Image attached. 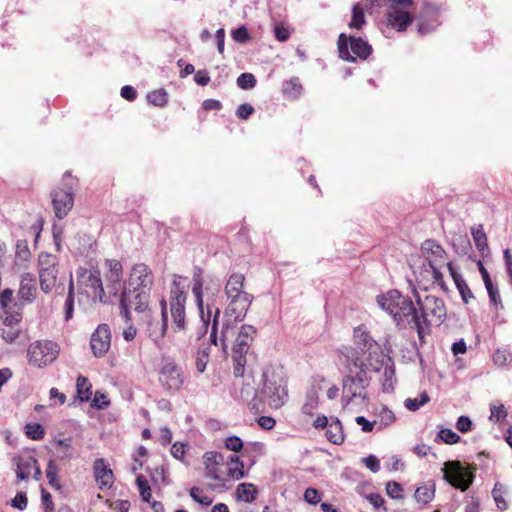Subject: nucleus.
Here are the masks:
<instances>
[{
    "label": "nucleus",
    "mask_w": 512,
    "mask_h": 512,
    "mask_svg": "<svg viewBox=\"0 0 512 512\" xmlns=\"http://www.w3.org/2000/svg\"><path fill=\"white\" fill-rule=\"evenodd\" d=\"M58 264L56 262V257L51 254H40L39 255V277H40V286L41 289L48 293L53 288H60V285H57V274H58Z\"/></svg>",
    "instance_id": "17"
},
{
    "label": "nucleus",
    "mask_w": 512,
    "mask_h": 512,
    "mask_svg": "<svg viewBox=\"0 0 512 512\" xmlns=\"http://www.w3.org/2000/svg\"><path fill=\"white\" fill-rule=\"evenodd\" d=\"M51 197H52V204H53L55 216L59 220H61L63 218V214H64V212H63L64 201L61 196V192H57V191L52 192Z\"/></svg>",
    "instance_id": "49"
},
{
    "label": "nucleus",
    "mask_w": 512,
    "mask_h": 512,
    "mask_svg": "<svg viewBox=\"0 0 512 512\" xmlns=\"http://www.w3.org/2000/svg\"><path fill=\"white\" fill-rule=\"evenodd\" d=\"M159 381L168 390L180 389L183 384L181 369L173 363L165 364L160 371Z\"/></svg>",
    "instance_id": "20"
},
{
    "label": "nucleus",
    "mask_w": 512,
    "mask_h": 512,
    "mask_svg": "<svg viewBox=\"0 0 512 512\" xmlns=\"http://www.w3.org/2000/svg\"><path fill=\"white\" fill-rule=\"evenodd\" d=\"M58 472V467L54 463V461H49L46 469V477L49 481V484L52 487H55L57 489H60V483L58 482V479L56 478V474Z\"/></svg>",
    "instance_id": "51"
},
{
    "label": "nucleus",
    "mask_w": 512,
    "mask_h": 512,
    "mask_svg": "<svg viewBox=\"0 0 512 512\" xmlns=\"http://www.w3.org/2000/svg\"><path fill=\"white\" fill-rule=\"evenodd\" d=\"M11 505L19 510H24L27 507V497L25 493L19 492L12 499Z\"/></svg>",
    "instance_id": "64"
},
{
    "label": "nucleus",
    "mask_w": 512,
    "mask_h": 512,
    "mask_svg": "<svg viewBox=\"0 0 512 512\" xmlns=\"http://www.w3.org/2000/svg\"><path fill=\"white\" fill-rule=\"evenodd\" d=\"M471 234L475 243L476 248L484 254L489 251L488 241L486 233L484 232L482 225L473 226L471 228Z\"/></svg>",
    "instance_id": "31"
},
{
    "label": "nucleus",
    "mask_w": 512,
    "mask_h": 512,
    "mask_svg": "<svg viewBox=\"0 0 512 512\" xmlns=\"http://www.w3.org/2000/svg\"><path fill=\"white\" fill-rule=\"evenodd\" d=\"M377 303L381 309L386 311L399 325L404 318L411 317L409 322L413 323L420 338H422V326L418 310L412 301L403 296L398 290H390L385 294L378 295Z\"/></svg>",
    "instance_id": "3"
},
{
    "label": "nucleus",
    "mask_w": 512,
    "mask_h": 512,
    "mask_svg": "<svg viewBox=\"0 0 512 512\" xmlns=\"http://www.w3.org/2000/svg\"><path fill=\"white\" fill-rule=\"evenodd\" d=\"M453 248L455 252L461 256L469 255L472 251L470 240L467 236H458L453 241Z\"/></svg>",
    "instance_id": "37"
},
{
    "label": "nucleus",
    "mask_w": 512,
    "mask_h": 512,
    "mask_svg": "<svg viewBox=\"0 0 512 512\" xmlns=\"http://www.w3.org/2000/svg\"><path fill=\"white\" fill-rule=\"evenodd\" d=\"M421 250L425 255V261L423 262V266L426 265L430 270H425L426 273L431 275V280L434 283H437L443 286V274L441 269L444 266H447L449 262L446 261V252L438 243L434 240L428 239L425 240L421 245Z\"/></svg>",
    "instance_id": "8"
},
{
    "label": "nucleus",
    "mask_w": 512,
    "mask_h": 512,
    "mask_svg": "<svg viewBox=\"0 0 512 512\" xmlns=\"http://www.w3.org/2000/svg\"><path fill=\"white\" fill-rule=\"evenodd\" d=\"M255 334L256 329L251 325H243L238 332L232 355L235 377H243L244 367L246 365V354L253 342Z\"/></svg>",
    "instance_id": "10"
},
{
    "label": "nucleus",
    "mask_w": 512,
    "mask_h": 512,
    "mask_svg": "<svg viewBox=\"0 0 512 512\" xmlns=\"http://www.w3.org/2000/svg\"><path fill=\"white\" fill-rule=\"evenodd\" d=\"M111 329L108 324H99L90 337L92 354L97 358L104 357L111 347Z\"/></svg>",
    "instance_id": "19"
},
{
    "label": "nucleus",
    "mask_w": 512,
    "mask_h": 512,
    "mask_svg": "<svg viewBox=\"0 0 512 512\" xmlns=\"http://www.w3.org/2000/svg\"><path fill=\"white\" fill-rule=\"evenodd\" d=\"M443 478L452 486L466 491L474 480V473L462 466L460 461H447L442 468Z\"/></svg>",
    "instance_id": "16"
},
{
    "label": "nucleus",
    "mask_w": 512,
    "mask_h": 512,
    "mask_svg": "<svg viewBox=\"0 0 512 512\" xmlns=\"http://www.w3.org/2000/svg\"><path fill=\"white\" fill-rule=\"evenodd\" d=\"M348 374L342 381V401L344 405H348L355 399H361V403L368 400L366 388L370 383L367 376L366 364L356 358L352 364L347 365Z\"/></svg>",
    "instance_id": "4"
},
{
    "label": "nucleus",
    "mask_w": 512,
    "mask_h": 512,
    "mask_svg": "<svg viewBox=\"0 0 512 512\" xmlns=\"http://www.w3.org/2000/svg\"><path fill=\"white\" fill-rule=\"evenodd\" d=\"M205 467L207 466H221L225 464V457L216 451L206 452L203 456Z\"/></svg>",
    "instance_id": "44"
},
{
    "label": "nucleus",
    "mask_w": 512,
    "mask_h": 512,
    "mask_svg": "<svg viewBox=\"0 0 512 512\" xmlns=\"http://www.w3.org/2000/svg\"><path fill=\"white\" fill-rule=\"evenodd\" d=\"M59 354V346L48 340L35 341L27 350L28 361L31 365L41 368L52 363Z\"/></svg>",
    "instance_id": "14"
},
{
    "label": "nucleus",
    "mask_w": 512,
    "mask_h": 512,
    "mask_svg": "<svg viewBox=\"0 0 512 512\" xmlns=\"http://www.w3.org/2000/svg\"><path fill=\"white\" fill-rule=\"evenodd\" d=\"M232 38L235 42L246 43L250 39V35L245 26H240L236 30L232 31Z\"/></svg>",
    "instance_id": "56"
},
{
    "label": "nucleus",
    "mask_w": 512,
    "mask_h": 512,
    "mask_svg": "<svg viewBox=\"0 0 512 512\" xmlns=\"http://www.w3.org/2000/svg\"><path fill=\"white\" fill-rule=\"evenodd\" d=\"M147 100L154 106L163 107L168 102V95L164 89H158L148 93Z\"/></svg>",
    "instance_id": "39"
},
{
    "label": "nucleus",
    "mask_w": 512,
    "mask_h": 512,
    "mask_svg": "<svg viewBox=\"0 0 512 512\" xmlns=\"http://www.w3.org/2000/svg\"><path fill=\"white\" fill-rule=\"evenodd\" d=\"M354 342L362 353H367L366 367L369 371H379L385 360L380 345L369 335L366 329L359 326L354 329Z\"/></svg>",
    "instance_id": "7"
},
{
    "label": "nucleus",
    "mask_w": 512,
    "mask_h": 512,
    "mask_svg": "<svg viewBox=\"0 0 512 512\" xmlns=\"http://www.w3.org/2000/svg\"><path fill=\"white\" fill-rule=\"evenodd\" d=\"M507 416V411L503 405L492 406L490 420L498 422Z\"/></svg>",
    "instance_id": "60"
},
{
    "label": "nucleus",
    "mask_w": 512,
    "mask_h": 512,
    "mask_svg": "<svg viewBox=\"0 0 512 512\" xmlns=\"http://www.w3.org/2000/svg\"><path fill=\"white\" fill-rule=\"evenodd\" d=\"M205 468H206V477L214 479V480H218V481H223V482L227 481V478L224 475H222V473L218 469V466L213 465V466H207Z\"/></svg>",
    "instance_id": "62"
},
{
    "label": "nucleus",
    "mask_w": 512,
    "mask_h": 512,
    "mask_svg": "<svg viewBox=\"0 0 512 512\" xmlns=\"http://www.w3.org/2000/svg\"><path fill=\"white\" fill-rule=\"evenodd\" d=\"M77 399L80 402L89 401L92 396V385L87 377L78 376L76 381Z\"/></svg>",
    "instance_id": "30"
},
{
    "label": "nucleus",
    "mask_w": 512,
    "mask_h": 512,
    "mask_svg": "<svg viewBox=\"0 0 512 512\" xmlns=\"http://www.w3.org/2000/svg\"><path fill=\"white\" fill-rule=\"evenodd\" d=\"M237 497L239 500L250 503L255 500L256 497V489L254 485L251 483H241L237 487Z\"/></svg>",
    "instance_id": "33"
},
{
    "label": "nucleus",
    "mask_w": 512,
    "mask_h": 512,
    "mask_svg": "<svg viewBox=\"0 0 512 512\" xmlns=\"http://www.w3.org/2000/svg\"><path fill=\"white\" fill-rule=\"evenodd\" d=\"M382 367H384L382 386L384 392H391L394 389L395 369L394 364L390 357L385 355V360Z\"/></svg>",
    "instance_id": "26"
},
{
    "label": "nucleus",
    "mask_w": 512,
    "mask_h": 512,
    "mask_svg": "<svg viewBox=\"0 0 512 512\" xmlns=\"http://www.w3.org/2000/svg\"><path fill=\"white\" fill-rule=\"evenodd\" d=\"M160 305L161 318L151 319L147 324L148 335L155 343H158L160 340H162L168 327L166 301L164 299L161 300Z\"/></svg>",
    "instance_id": "21"
},
{
    "label": "nucleus",
    "mask_w": 512,
    "mask_h": 512,
    "mask_svg": "<svg viewBox=\"0 0 512 512\" xmlns=\"http://www.w3.org/2000/svg\"><path fill=\"white\" fill-rule=\"evenodd\" d=\"M110 401L107 399V396L101 391H96L94 394V398L92 399L91 406L96 409H105L109 406Z\"/></svg>",
    "instance_id": "53"
},
{
    "label": "nucleus",
    "mask_w": 512,
    "mask_h": 512,
    "mask_svg": "<svg viewBox=\"0 0 512 512\" xmlns=\"http://www.w3.org/2000/svg\"><path fill=\"white\" fill-rule=\"evenodd\" d=\"M136 484L139 489L141 498L145 502H149L151 498V488L143 475H138L136 478Z\"/></svg>",
    "instance_id": "46"
},
{
    "label": "nucleus",
    "mask_w": 512,
    "mask_h": 512,
    "mask_svg": "<svg viewBox=\"0 0 512 512\" xmlns=\"http://www.w3.org/2000/svg\"><path fill=\"white\" fill-rule=\"evenodd\" d=\"M485 288L488 292L489 300L491 304H493L495 307L503 308L502 300L500 297V293L498 290V287L493 284V282L485 283Z\"/></svg>",
    "instance_id": "43"
},
{
    "label": "nucleus",
    "mask_w": 512,
    "mask_h": 512,
    "mask_svg": "<svg viewBox=\"0 0 512 512\" xmlns=\"http://www.w3.org/2000/svg\"><path fill=\"white\" fill-rule=\"evenodd\" d=\"M208 361V353L205 350L199 351L196 359V368L198 372L203 373L205 371Z\"/></svg>",
    "instance_id": "61"
},
{
    "label": "nucleus",
    "mask_w": 512,
    "mask_h": 512,
    "mask_svg": "<svg viewBox=\"0 0 512 512\" xmlns=\"http://www.w3.org/2000/svg\"><path fill=\"white\" fill-rule=\"evenodd\" d=\"M6 328L2 330V338L7 343L14 342L20 333V329L16 327L17 324H4Z\"/></svg>",
    "instance_id": "50"
},
{
    "label": "nucleus",
    "mask_w": 512,
    "mask_h": 512,
    "mask_svg": "<svg viewBox=\"0 0 512 512\" xmlns=\"http://www.w3.org/2000/svg\"><path fill=\"white\" fill-rule=\"evenodd\" d=\"M402 487L398 482L390 481L386 484V493L393 499L402 498Z\"/></svg>",
    "instance_id": "55"
},
{
    "label": "nucleus",
    "mask_w": 512,
    "mask_h": 512,
    "mask_svg": "<svg viewBox=\"0 0 512 512\" xmlns=\"http://www.w3.org/2000/svg\"><path fill=\"white\" fill-rule=\"evenodd\" d=\"M438 436L447 444H456L460 441V436L448 428L441 429Z\"/></svg>",
    "instance_id": "52"
},
{
    "label": "nucleus",
    "mask_w": 512,
    "mask_h": 512,
    "mask_svg": "<svg viewBox=\"0 0 512 512\" xmlns=\"http://www.w3.org/2000/svg\"><path fill=\"white\" fill-rule=\"evenodd\" d=\"M94 475L100 488L110 487L113 483V473L105 464L104 459H96L94 462Z\"/></svg>",
    "instance_id": "24"
},
{
    "label": "nucleus",
    "mask_w": 512,
    "mask_h": 512,
    "mask_svg": "<svg viewBox=\"0 0 512 512\" xmlns=\"http://www.w3.org/2000/svg\"><path fill=\"white\" fill-rule=\"evenodd\" d=\"M365 23L363 8L359 4H355L352 9V19L349 27L360 29Z\"/></svg>",
    "instance_id": "42"
},
{
    "label": "nucleus",
    "mask_w": 512,
    "mask_h": 512,
    "mask_svg": "<svg viewBox=\"0 0 512 512\" xmlns=\"http://www.w3.org/2000/svg\"><path fill=\"white\" fill-rule=\"evenodd\" d=\"M326 436L331 443L336 445H339L344 441L343 428L338 419H331L326 430Z\"/></svg>",
    "instance_id": "29"
},
{
    "label": "nucleus",
    "mask_w": 512,
    "mask_h": 512,
    "mask_svg": "<svg viewBox=\"0 0 512 512\" xmlns=\"http://www.w3.org/2000/svg\"><path fill=\"white\" fill-rule=\"evenodd\" d=\"M16 261L20 263L27 262L30 258V250L28 244L24 240H19L16 244Z\"/></svg>",
    "instance_id": "45"
},
{
    "label": "nucleus",
    "mask_w": 512,
    "mask_h": 512,
    "mask_svg": "<svg viewBox=\"0 0 512 512\" xmlns=\"http://www.w3.org/2000/svg\"><path fill=\"white\" fill-rule=\"evenodd\" d=\"M25 434L32 440H39L43 437L44 430L38 423H28L25 426Z\"/></svg>",
    "instance_id": "47"
},
{
    "label": "nucleus",
    "mask_w": 512,
    "mask_h": 512,
    "mask_svg": "<svg viewBox=\"0 0 512 512\" xmlns=\"http://www.w3.org/2000/svg\"><path fill=\"white\" fill-rule=\"evenodd\" d=\"M192 293L199 311L201 327L197 332V339L202 338L211 326L210 340L218 345V325L220 308L215 307L214 298L221 289V282L218 278L209 276L206 282L202 277L201 268H195L193 273Z\"/></svg>",
    "instance_id": "1"
},
{
    "label": "nucleus",
    "mask_w": 512,
    "mask_h": 512,
    "mask_svg": "<svg viewBox=\"0 0 512 512\" xmlns=\"http://www.w3.org/2000/svg\"><path fill=\"white\" fill-rule=\"evenodd\" d=\"M264 387L262 389L260 399L272 408H280L287 399L286 385L282 377L279 375L264 374Z\"/></svg>",
    "instance_id": "11"
},
{
    "label": "nucleus",
    "mask_w": 512,
    "mask_h": 512,
    "mask_svg": "<svg viewBox=\"0 0 512 512\" xmlns=\"http://www.w3.org/2000/svg\"><path fill=\"white\" fill-rule=\"evenodd\" d=\"M317 396L314 392H311L307 395L306 402L302 406V412L307 415H311L313 411L317 408Z\"/></svg>",
    "instance_id": "54"
},
{
    "label": "nucleus",
    "mask_w": 512,
    "mask_h": 512,
    "mask_svg": "<svg viewBox=\"0 0 512 512\" xmlns=\"http://www.w3.org/2000/svg\"><path fill=\"white\" fill-rule=\"evenodd\" d=\"M338 51L342 59L354 62L356 57L366 59L372 51L371 46L360 37L349 38L341 33L338 38Z\"/></svg>",
    "instance_id": "12"
},
{
    "label": "nucleus",
    "mask_w": 512,
    "mask_h": 512,
    "mask_svg": "<svg viewBox=\"0 0 512 512\" xmlns=\"http://www.w3.org/2000/svg\"><path fill=\"white\" fill-rule=\"evenodd\" d=\"M153 281V273L146 264L138 263L133 266L128 287L124 289V292L133 294L132 296L137 300V309H147Z\"/></svg>",
    "instance_id": "5"
},
{
    "label": "nucleus",
    "mask_w": 512,
    "mask_h": 512,
    "mask_svg": "<svg viewBox=\"0 0 512 512\" xmlns=\"http://www.w3.org/2000/svg\"><path fill=\"white\" fill-rule=\"evenodd\" d=\"M304 500L312 505L318 504L321 500L318 490L312 487L307 488L304 493Z\"/></svg>",
    "instance_id": "58"
},
{
    "label": "nucleus",
    "mask_w": 512,
    "mask_h": 512,
    "mask_svg": "<svg viewBox=\"0 0 512 512\" xmlns=\"http://www.w3.org/2000/svg\"><path fill=\"white\" fill-rule=\"evenodd\" d=\"M492 359L496 366L505 367L511 363L512 354L505 349H496Z\"/></svg>",
    "instance_id": "41"
},
{
    "label": "nucleus",
    "mask_w": 512,
    "mask_h": 512,
    "mask_svg": "<svg viewBox=\"0 0 512 512\" xmlns=\"http://www.w3.org/2000/svg\"><path fill=\"white\" fill-rule=\"evenodd\" d=\"M109 268L106 274V289L109 295L117 296L122 289V265L118 260H106Z\"/></svg>",
    "instance_id": "22"
},
{
    "label": "nucleus",
    "mask_w": 512,
    "mask_h": 512,
    "mask_svg": "<svg viewBox=\"0 0 512 512\" xmlns=\"http://www.w3.org/2000/svg\"><path fill=\"white\" fill-rule=\"evenodd\" d=\"M430 400L426 392H422L419 398H407L404 401V406L410 411H417L420 407L428 403Z\"/></svg>",
    "instance_id": "40"
},
{
    "label": "nucleus",
    "mask_w": 512,
    "mask_h": 512,
    "mask_svg": "<svg viewBox=\"0 0 512 512\" xmlns=\"http://www.w3.org/2000/svg\"><path fill=\"white\" fill-rule=\"evenodd\" d=\"M429 14H430V10L427 9L424 13L421 14V16L418 19L417 28H418V32L421 35H426V34L432 32L438 25V21L436 18L433 19V21L428 22Z\"/></svg>",
    "instance_id": "34"
},
{
    "label": "nucleus",
    "mask_w": 512,
    "mask_h": 512,
    "mask_svg": "<svg viewBox=\"0 0 512 512\" xmlns=\"http://www.w3.org/2000/svg\"><path fill=\"white\" fill-rule=\"evenodd\" d=\"M302 85L299 78L293 77L282 85V91L285 95L292 98H298L301 94Z\"/></svg>",
    "instance_id": "35"
},
{
    "label": "nucleus",
    "mask_w": 512,
    "mask_h": 512,
    "mask_svg": "<svg viewBox=\"0 0 512 512\" xmlns=\"http://www.w3.org/2000/svg\"><path fill=\"white\" fill-rule=\"evenodd\" d=\"M387 9V25L399 32L405 31L412 22L410 8L412 0H389Z\"/></svg>",
    "instance_id": "13"
},
{
    "label": "nucleus",
    "mask_w": 512,
    "mask_h": 512,
    "mask_svg": "<svg viewBox=\"0 0 512 512\" xmlns=\"http://www.w3.org/2000/svg\"><path fill=\"white\" fill-rule=\"evenodd\" d=\"M133 294L129 292H122L120 299V309L121 316L125 319L126 322L130 320L129 309L132 308L137 312H144L146 309H137V300L132 296Z\"/></svg>",
    "instance_id": "28"
},
{
    "label": "nucleus",
    "mask_w": 512,
    "mask_h": 512,
    "mask_svg": "<svg viewBox=\"0 0 512 512\" xmlns=\"http://www.w3.org/2000/svg\"><path fill=\"white\" fill-rule=\"evenodd\" d=\"M416 302L420 311L418 316L422 327L424 325L439 326L446 318L447 311L443 299L434 295H426L424 298L417 296Z\"/></svg>",
    "instance_id": "9"
},
{
    "label": "nucleus",
    "mask_w": 512,
    "mask_h": 512,
    "mask_svg": "<svg viewBox=\"0 0 512 512\" xmlns=\"http://www.w3.org/2000/svg\"><path fill=\"white\" fill-rule=\"evenodd\" d=\"M365 466L370 469L373 473H376L380 470V462L378 458L374 455H369L362 459Z\"/></svg>",
    "instance_id": "63"
},
{
    "label": "nucleus",
    "mask_w": 512,
    "mask_h": 512,
    "mask_svg": "<svg viewBox=\"0 0 512 512\" xmlns=\"http://www.w3.org/2000/svg\"><path fill=\"white\" fill-rule=\"evenodd\" d=\"M22 304L15 302L13 290L7 288L0 293L1 319L3 324H19L22 319Z\"/></svg>",
    "instance_id": "18"
},
{
    "label": "nucleus",
    "mask_w": 512,
    "mask_h": 512,
    "mask_svg": "<svg viewBox=\"0 0 512 512\" xmlns=\"http://www.w3.org/2000/svg\"><path fill=\"white\" fill-rule=\"evenodd\" d=\"M37 464V460L32 456H21L17 459L16 475L19 480H26L33 469V466Z\"/></svg>",
    "instance_id": "27"
},
{
    "label": "nucleus",
    "mask_w": 512,
    "mask_h": 512,
    "mask_svg": "<svg viewBox=\"0 0 512 512\" xmlns=\"http://www.w3.org/2000/svg\"><path fill=\"white\" fill-rule=\"evenodd\" d=\"M225 447L233 452H239L243 447V442L238 436H230L225 441Z\"/></svg>",
    "instance_id": "57"
},
{
    "label": "nucleus",
    "mask_w": 512,
    "mask_h": 512,
    "mask_svg": "<svg viewBox=\"0 0 512 512\" xmlns=\"http://www.w3.org/2000/svg\"><path fill=\"white\" fill-rule=\"evenodd\" d=\"M240 397L243 401L250 404L252 401H254L257 397V391L254 386V379L251 377H248L244 380L242 383V386L240 388Z\"/></svg>",
    "instance_id": "32"
},
{
    "label": "nucleus",
    "mask_w": 512,
    "mask_h": 512,
    "mask_svg": "<svg viewBox=\"0 0 512 512\" xmlns=\"http://www.w3.org/2000/svg\"><path fill=\"white\" fill-rule=\"evenodd\" d=\"M254 112V108L252 105L244 103L238 106L236 115L239 119L246 120L248 119Z\"/></svg>",
    "instance_id": "59"
},
{
    "label": "nucleus",
    "mask_w": 512,
    "mask_h": 512,
    "mask_svg": "<svg viewBox=\"0 0 512 512\" xmlns=\"http://www.w3.org/2000/svg\"><path fill=\"white\" fill-rule=\"evenodd\" d=\"M244 280L243 274L233 273L225 284L227 306L218 337L223 351H226L227 342L235 335L236 324L244 320L254 299L253 295L244 290Z\"/></svg>",
    "instance_id": "2"
},
{
    "label": "nucleus",
    "mask_w": 512,
    "mask_h": 512,
    "mask_svg": "<svg viewBox=\"0 0 512 512\" xmlns=\"http://www.w3.org/2000/svg\"><path fill=\"white\" fill-rule=\"evenodd\" d=\"M237 85L244 90L252 89L256 85V78L251 73H242L237 78Z\"/></svg>",
    "instance_id": "48"
},
{
    "label": "nucleus",
    "mask_w": 512,
    "mask_h": 512,
    "mask_svg": "<svg viewBox=\"0 0 512 512\" xmlns=\"http://www.w3.org/2000/svg\"><path fill=\"white\" fill-rule=\"evenodd\" d=\"M434 494V485H424L416 489L414 497L418 503L426 505L434 498Z\"/></svg>",
    "instance_id": "36"
},
{
    "label": "nucleus",
    "mask_w": 512,
    "mask_h": 512,
    "mask_svg": "<svg viewBox=\"0 0 512 512\" xmlns=\"http://www.w3.org/2000/svg\"><path fill=\"white\" fill-rule=\"evenodd\" d=\"M37 294L36 280L34 275L26 273L22 275L18 297L22 305L32 303Z\"/></svg>",
    "instance_id": "23"
},
{
    "label": "nucleus",
    "mask_w": 512,
    "mask_h": 512,
    "mask_svg": "<svg viewBox=\"0 0 512 512\" xmlns=\"http://www.w3.org/2000/svg\"><path fill=\"white\" fill-rule=\"evenodd\" d=\"M76 282L79 294L86 295L93 303L107 302L98 268L93 266L79 267L76 271Z\"/></svg>",
    "instance_id": "6"
},
{
    "label": "nucleus",
    "mask_w": 512,
    "mask_h": 512,
    "mask_svg": "<svg viewBox=\"0 0 512 512\" xmlns=\"http://www.w3.org/2000/svg\"><path fill=\"white\" fill-rule=\"evenodd\" d=\"M376 421L378 429L382 430L395 421V415L387 407H382L378 413V419Z\"/></svg>",
    "instance_id": "38"
},
{
    "label": "nucleus",
    "mask_w": 512,
    "mask_h": 512,
    "mask_svg": "<svg viewBox=\"0 0 512 512\" xmlns=\"http://www.w3.org/2000/svg\"><path fill=\"white\" fill-rule=\"evenodd\" d=\"M174 276L173 287L170 291V313L173 322L174 331H184L187 328L185 304L187 300L186 293L182 291Z\"/></svg>",
    "instance_id": "15"
},
{
    "label": "nucleus",
    "mask_w": 512,
    "mask_h": 512,
    "mask_svg": "<svg viewBox=\"0 0 512 512\" xmlns=\"http://www.w3.org/2000/svg\"><path fill=\"white\" fill-rule=\"evenodd\" d=\"M227 466V480L229 478L239 480L245 476L244 464L236 455H230L225 460Z\"/></svg>",
    "instance_id": "25"
}]
</instances>
